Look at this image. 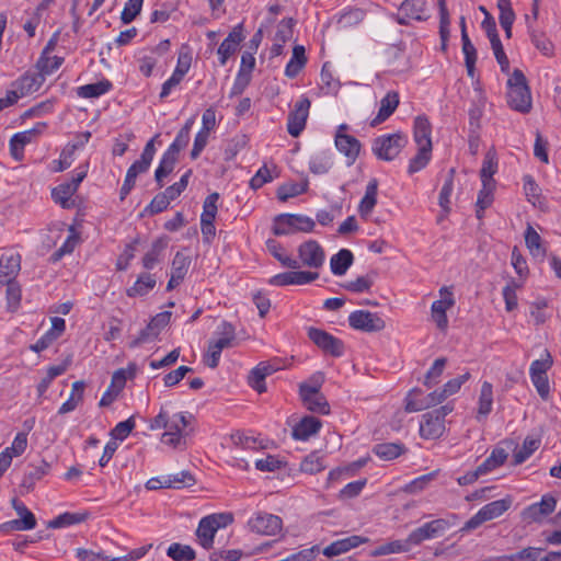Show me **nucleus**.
<instances>
[{
  "mask_svg": "<svg viewBox=\"0 0 561 561\" xmlns=\"http://www.w3.org/2000/svg\"><path fill=\"white\" fill-rule=\"evenodd\" d=\"M374 451L382 460H392L402 455L405 448L397 443H382L376 445Z\"/></svg>",
  "mask_w": 561,
  "mask_h": 561,
  "instance_id": "48",
  "label": "nucleus"
},
{
  "mask_svg": "<svg viewBox=\"0 0 561 561\" xmlns=\"http://www.w3.org/2000/svg\"><path fill=\"white\" fill-rule=\"evenodd\" d=\"M171 316L172 313L170 311H163L156 314L148 325L142 329L138 336L130 343V347L153 342L160 332L169 324Z\"/></svg>",
  "mask_w": 561,
  "mask_h": 561,
  "instance_id": "11",
  "label": "nucleus"
},
{
  "mask_svg": "<svg viewBox=\"0 0 561 561\" xmlns=\"http://www.w3.org/2000/svg\"><path fill=\"white\" fill-rule=\"evenodd\" d=\"M432 125L425 115L414 118L413 138L417 147H432Z\"/></svg>",
  "mask_w": 561,
  "mask_h": 561,
  "instance_id": "29",
  "label": "nucleus"
},
{
  "mask_svg": "<svg viewBox=\"0 0 561 561\" xmlns=\"http://www.w3.org/2000/svg\"><path fill=\"white\" fill-rule=\"evenodd\" d=\"M46 128V123L38 122L31 129L14 134L10 139V153L13 159L21 161L24 157V147L33 142Z\"/></svg>",
  "mask_w": 561,
  "mask_h": 561,
  "instance_id": "9",
  "label": "nucleus"
},
{
  "mask_svg": "<svg viewBox=\"0 0 561 561\" xmlns=\"http://www.w3.org/2000/svg\"><path fill=\"white\" fill-rule=\"evenodd\" d=\"M85 389V382L83 380H77L71 386V392L66 402H64L58 414H67L77 409V407L83 401V394Z\"/></svg>",
  "mask_w": 561,
  "mask_h": 561,
  "instance_id": "32",
  "label": "nucleus"
},
{
  "mask_svg": "<svg viewBox=\"0 0 561 561\" xmlns=\"http://www.w3.org/2000/svg\"><path fill=\"white\" fill-rule=\"evenodd\" d=\"M470 373L466 371L465 374L448 380L440 389H436L421 399L417 398V396L422 394L420 389L411 390L407 397L405 410L408 412H419L444 402L448 397L456 394L461 389V386L470 379Z\"/></svg>",
  "mask_w": 561,
  "mask_h": 561,
  "instance_id": "1",
  "label": "nucleus"
},
{
  "mask_svg": "<svg viewBox=\"0 0 561 561\" xmlns=\"http://www.w3.org/2000/svg\"><path fill=\"white\" fill-rule=\"evenodd\" d=\"M332 167V161L324 152L317 153L309 161V169L314 174H324Z\"/></svg>",
  "mask_w": 561,
  "mask_h": 561,
  "instance_id": "57",
  "label": "nucleus"
},
{
  "mask_svg": "<svg viewBox=\"0 0 561 561\" xmlns=\"http://www.w3.org/2000/svg\"><path fill=\"white\" fill-rule=\"evenodd\" d=\"M311 102L302 96L296 102L295 107L288 114L287 130L290 136L298 137L306 127Z\"/></svg>",
  "mask_w": 561,
  "mask_h": 561,
  "instance_id": "13",
  "label": "nucleus"
},
{
  "mask_svg": "<svg viewBox=\"0 0 561 561\" xmlns=\"http://www.w3.org/2000/svg\"><path fill=\"white\" fill-rule=\"evenodd\" d=\"M190 264L191 260L187 255L182 252L175 253L171 264V277L167 285L168 290L174 289L183 282L188 271Z\"/></svg>",
  "mask_w": 561,
  "mask_h": 561,
  "instance_id": "25",
  "label": "nucleus"
},
{
  "mask_svg": "<svg viewBox=\"0 0 561 561\" xmlns=\"http://www.w3.org/2000/svg\"><path fill=\"white\" fill-rule=\"evenodd\" d=\"M493 407V386L489 381H483L480 389L478 400L477 420L485 419L492 411Z\"/></svg>",
  "mask_w": 561,
  "mask_h": 561,
  "instance_id": "31",
  "label": "nucleus"
},
{
  "mask_svg": "<svg viewBox=\"0 0 561 561\" xmlns=\"http://www.w3.org/2000/svg\"><path fill=\"white\" fill-rule=\"evenodd\" d=\"M412 545L409 541V537L404 540H393L387 543H383L376 549L369 551L370 557H379L387 556L392 553H402L410 551Z\"/></svg>",
  "mask_w": 561,
  "mask_h": 561,
  "instance_id": "38",
  "label": "nucleus"
},
{
  "mask_svg": "<svg viewBox=\"0 0 561 561\" xmlns=\"http://www.w3.org/2000/svg\"><path fill=\"white\" fill-rule=\"evenodd\" d=\"M76 192L75 185L66 182L53 188L51 197L56 203L60 204L62 208H70L73 204L71 197Z\"/></svg>",
  "mask_w": 561,
  "mask_h": 561,
  "instance_id": "42",
  "label": "nucleus"
},
{
  "mask_svg": "<svg viewBox=\"0 0 561 561\" xmlns=\"http://www.w3.org/2000/svg\"><path fill=\"white\" fill-rule=\"evenodd\" d=\"M64 62V58L59 56H53L41 54L36 68L39 72L45 76L51 75L55 70H57Z\"/></svg>",
  "mask_w": 561,
  "mask_h": 561,
  "instance_id": "52",
  "label": "nucleus"
},
{
  "mask_svg": "<svg viewBox=\"0 0 561 561\" xmlns=\"http://www.w3.org/2000/svg\"><path fill=\"white\" fill-rule=\"evenodd\" d=\"M248 525L253 533L265 536H274L283 528V522L278 516L262 512L250 518Z\"/></svg>",
  "mask_w": 561,
  "mask_h": 561,
  "instance_id": "14",
  "label": "nucleus"
},
{
  "mask_svg": "<svg viewBox=\"0 0 561 561\" xmlns=\"http://www.w3.org/2000/svg\"><path fill=\"white\" fill-rule=\"evenodd\" d=\"M527 26L530 31V37L533 44L539 49L545 56H551L553 53V45L549 38L545 36V34L539 33L537 31L531 30V24L529 22V16H526Z\"/></svg>",
  "mask_w": 561,
  "mask_h": 561,
  "instance_id": "51",
  "label": "nucleus"
},
{
  "mask_svg": "<svg viewBox=\"0 0 561 561\" xmlns=\"http://www.w3.org/2000/svg\"><path fill=\"white\" fill-rule=\"evenodd\" d=\"M432 157V147H417V153L410 160L408 172L416 173L424 169Z\"/></svg>",
  "mask_w": 561,
  "mask_h": 561,
  "instance_id": "50",
  "label": "nucleus"
},
{
  "mask_svg": "<svg viewBox=\"0 0 561 561\" xmlns=\"http://www.w3.org/2000/svg\"><path fill=\"white\" fill-rule=\"evenodd\" d=\"M156 278L151 274H141L135 284L127 289V296L136 297L148 294L156 286Z\"/></svg>",
  "mask_w": 561,
  "mask_h": 561,
  "instance_id": "44",
  "label": "nucleus"
},
{
  "mask_svg": "<svg viewBox=\"0 0 561 561\" xmlns=\"http://www.w3.org/2000/svg\"><path fill=\"white\" fill-rule=\"evenodd\" d=\"M168 247V238L167 237H160L156 239L149 251L145 254L142 257V266L146 270H152L156 264L160 261L162 252Z\"/></svg>",
  "mask_w": 561,
  "mask_h": 561,
  "instance_id": "35",
  "label": "nucleus"
},
{
  "mask_svg": "<svg viewBox=\"0 0 561 561\" xmlns=\"http://www.w3.org/2000/svg\"><path fill=\"white\" fill-rule=\"evenodd\" d=\"M21 268L20 255H2L0 257V286L13 282Z\"/></svg>",
  "mask_w": 561,
  "mask_h": 561,
  "instance_id": "28",
  "label": "nucleus"
},
{
  "mask_svg": "<svg viewBox=\"0 0 561 561\" xmlns=\"http://www.w3.org/2000/svg\"><path fill=\"white\" fill-rule=\"evenodd\" d=\"M556 506L557 499L550 494H545L539 503L531 504L524 510L523 518L528 522H539L551 514Z\"/></svg>",
  "mask_w": 561,
  "mask_h": 561,
  "instance_id": "21",
  "label": "nucleus"
},
{
  "mask_svg": "<svg viewBox=\"0 0 561 561\" xmlns=\"http://www.w3.org/2000/svg\"><path fill=\"white\" fill-rule=\"evenodd\" d=\"M347 131L348 126L346 124H342L339 126L335 135V147L346 157L351 154V135H348Z\"/></svg>",
  "mask_w": 561,
  "mask_h": 561,
  "instance_id": "59",
  "label": "nucleus"
},
{
  "mask_svg": "<svg viewBox=\"0 0 561 561\" xmlns=\"http://www.w3.org/2000/svg\"><path fill=\"white\" fill-rule=\"evenodd\" d=\"M49 470L50 465L45 460H41L37 465H28L27 470L25 471L21 481L20 488L25 492H31L34 489L36 482L48 474Z\"/></svg>",
  "mask_w": 561,
  "mask_h": 561,
  "instance_id": "26",
  "label": "nucleus"
},
{
  "mask_svg": "<svg viewBox=\"0 0 561 561\" xmlns=\"http://www.w3.org/2000/svg\"><path fill=\"white\" fill-rule=\"evenodd\" d=\"M525 244L533 256H543L546 254L541 237L529 224L525 230Z\"/></svg>",
  "mask_w": 561,
  "mask_h": 561,
  "instance_id": "43",
  "label": "nucleus"
},
{
  "mask_svg": "<svg viewBox=\"0 0 561 561\" xmlns=\"http://www.w3.org/2000/svg\"><path fill=\"white\" fill-rule=\"evenodd\" d=\"M308 337L327 355L340 357L345 352V344L324 330L310 327L308 328Z\"/></svg>",
  "mask_w": 561,
  "mask_h": 561,
  "instance_id": "8",
  "label": "nucleus"
},
{
  "mask_svg": "<svg viewBox=\"0 0 561 561\" xmlns=\"http://www.w3.org/2000/svg\"><path fill=\"white\" fill-rule=\"evenodd\" d=\"M449 527L450 524L448 520L443 518L434 519L414 529L409 535V541H411L412 546H417L424 540L442 536Z\"/></svg>",
  "mask_w": 561,
  "mask_h": 561,
  "instance_id": "15",
  "label": "nucleus"
},
{
  "mask_svg": "<svg viewBox=\"0 0 561 561\" xmlns=\"http://www.w3.org/2000/svg\"><path fill=\"white\" fill-rule=\"evenodd\" d=\"M320 90L327 95H336L340 89V81L333 77L330 65L327 62L323 65L320 75Z\"/></svg>",
  "mask_w": 561,
  "mask_h": 561,
  "instance_id": "40",
  "label": "nucleus"
},
{
  "mask_svg": "<svg viewBox=\"0 0 561 561\" xmlns=\"http://www.w3.org/2000/svg\"><path fill=\"white\" fill-rule=\"evenodd\" d=\"M144 0H127L121 13V21L124 24L131 23L140 13Z\"/></svg>",
  "mask_w": 561,
  "mask_h": 561,
  "instance_id": "61",
  "label": "nucleus"
},
{
  "mask_svg": "<svg viewBox=\"0 0 561 561\" xmlns=\"http://www.w3.org/2000/svg\"><path fill=\"white\" fill-rule=\"evenodd\" d=\"M385 327V320L376 312L367 310L353 311V329L355 330L374 333L383 330Z\"/></svg>",
  "mask_w": 561,
  "mask_h": 561,
  "instance_id": "17",
  "label": "nucleus"
},
{
  "mask_svg": "<svg viewBox=\"0 0 561 561\" xmlns=\"http://www.w3.org/2000/svg\"><path fill=\"white\" fill-rule=\"evenodd\" d=\"M378 181L371 179L367 186L366 192L358 205V213L363 218H367L377 203Z\"/></svg>",
  "mask_w": 561,
  "mask_h": 561,
  "instance_id": "34",
  "label": "nucleus"
},
{
  "mask_svg": "<svg viewBox=\"0 0 561 561\" xmlns=\"http://www.w3.org/2000/svg\"><path fill=\"white\" fill-rule=\"evenodd\" d=\"M213 348L224 351L237 345L236 328L227 321H222L214 333V337L209 340Z\"/></svg>",
  "mask_w": 561,
  "mask_h": 561,
  "instance_id": "23",
  "label": "nucleus"
},
{
  "mask_svg": "<svg viewBox=\"0 0 561 561\" xmlns=\"http://www.w3.org/2000/svg\"><path fill=\"white\" fill-rule=\"evenodd\" d=\"M45 81V77L42 72L30 73L26 72L13 82L14 92L19 95V99L32 94L39 90Z\"/></svg>",
  "mask_w": 561,
  "mask_h": 561,
  "instance_id": "24",
  "label": "nucleus"
},
{
  "mask_svg": "<svg viewBox=\"0 0 561 561\" xmlns=\"http://www.w3.org/2000/svg\"><path fill=\"white\" fill-rule=\"evenodd\" d=\"M321 425L319 419L305 416L293 427V437L297 440H307L319 432Z\"/></svg>",
  "mask_w": 561,
  "mask_h": 561,
  "instance_id": "30",
  "label": "nucleus"
},
{
  "mask_svg": "<svg viewBox=\"0 0 561 561\" xmlns=\"http://www.w3.org/2000/svg\"><path fill=\"white\" fill-rule=\"evenodd\" d=\"M447 359L445 357H439L434 360L432 367L427 370L424 378V386L426 388H432L439 381L440 376L444 373Z\"/></svg>",
  "mask_w": 561,
  "mask_h": 561,
  "instance_id": "53",
  "label": "nucleus"
},
{
  "mask_svg": "<svg viewBox=\"0 0 561 561\" xmlns=\"http://www.w3.org/2000/svg\"><path fill=\"white\" fill-rule=\"evenodd\" d=\"M539 447V440L533 438H526L523 446L514 453V465H520L526 461L535 450Z\"/></svg>",
  "mask_w": 561,
  "mask_h": 561,
  "instance_id": "56",
  "label": "nucleus"
},
{
  "mask_svg": "<svg viewBox=\"0 0 561 561\" xmlns=\"http://www.w3.org/2000/svg\"><path fill=\"white\" fill-rule=\"evenodd\" d=\"M399 94L389 91L381 100L377 115L371 119L370 126L375 127L388 119L399 105Z\"/></svg>",
  "mask_w": 561,
  "mask_h": 561,
  "instance_id": "27",
  "label": "nucleus"
},
{
  "mask_svg": "<svg viewBox=\"0 0 561 561\" xmlns=\"http://www.w3.org/2000/svg\"><path fill=\"white\" fill-rule=\"evenodd\" d=\"M300 263L310 268H319L323 265L325 253L316 240H308L298 248Z\"/></svg>",
  "mask_w": 561,
  "mask_h": 561,
  "instance_id": "16",
  "label": "nucleus"
},
{
  "mask_svg": "<svg viewBox=\"0 0 561 561\" xmlns=\"http://www.w3.org/2000/svg\"><path fill=\"white\" fill-rule=\"evenodd\" d=\"M232 522L233 517L229 513L211 514L203 517L196 529L198 543L206 550L211 549L218 529L227 527Z\"/></svg>",
  "mask_w": 561,
  "mask_h": 561,
  "instance_id": "3",
  "label": "nucleus"
},
{
  "mask_svg": "<svg viewBox=\"0 0 561 561\" xmlns=\"http://www.w3.org/2000/svg\"><path fill=\"white\" fill-rule=\"evenodd\" d=\"M425 0H404L397 14V22L401 25H408L411 20L423 21L425 11Z\"/></svg>",
  "mask_w": 561,
  "mask_h": 561,
  "instance_id": "19",
  "label": "nucleus"
},
{
  "mask_svg": "<svg viewBox=\"0 0 561 561\" xmlns=\"http://www.w3.org/2000/svg\"><path fill=\"white\" fill-rule=\"evenodd\" d=\"M136 423L134 416H130L126 421L119 422L115 425V427L111 431V440H124L135 428Z\"/></svg>",
  "mask_w": 561,
  "mask_h": 561,
  "instance_id": "63",
  "label": "nucleus"
},
{
  "mask_svg": "<svg viewBox=\"0 0 561 561\" xmlns=\"http://www.w3.org/2000/svg\"><path fill=\"white\" fill-rule=\"evenodd\" d=\"M167 554L174 561H193L196 558V553L191 546L179 542L170 545Z\"/></svg>",
  "mask_w": 561,
  "mask_h": 561,
  "instance_id": "47",
  "label": "nucleus"
},
{
  "mask_svg": "<svg viewBox=\"0 0 561 561\" xmlns=\"http://www.w3.org/2000/svg\"><path fill=\"white\" fill-rule=\"evenodd\" d=\"M307 188L306 184L286 183L278 187L277 197L282 202L302 194Z\"/></svg>",
  "mask_w": 561,
  "mask_h": 561,
  "instance_id": "64",
  "label": "nucleus"
},
{
  "mask_svg": "<svg viewBox=\"0 0 561 561\" xmlns=\"http://www.w3.org/2000/svg\"><path fill=\"white\" fill-rule=\"evenodd\" d=\"M454 410L453 403H447L438 409L422 415L420 435L425 439L439 438L445 432V416Z\"/></svg>",
  "mask_w": 561,
  "mask_h": 561,
  "instance_id": "4",
  "label": "nucleus"
},
{
  "mask_svg": "<svg viewBox=\"0 0 561 561\" xmlns=\"http://www.w3.org/2000/svg\"><path fill=\"white\" fill-rule=\"evenodd\" d=\"M178 156L165 151L160 160V163L154 172V180L159 187H163V179L167 178L175 168Z\"/></svg>",
  "mask_w": 561,
  "mask_h": 561,
  "instance_id": "37",
  "label": "nucleus"
},
{
  "mask_svg": "<svg viewBox=\"0 0 561 561\" xmlns=\"http://www.w3.org/2000/svg\"><path fill=\"white\" fill-rule=\"evenodd\" d=\"M299 394L305 408L313 413L329 414L330 405L325 397L320 392L319 386L301 383Z\"/></svg>",
  "mask_w": 561,
  "mask_h": 561,
  "instance_id": "10",
  "label": "nucleus"
},
{
  "mask_svg": "<svg viewBox=\"0 0 561 561\" xmlns=\"http://www.w3.org/2000/svg\"><path fill=\"white\" fill-rule=\"evenodd\" d=\"M497 171V157L494 150H489L483 159L482 168L480 170V178L482 183L495 184L493 175Z\"/></svg>",
  "mask_w": 561,
  "mask_h": 561,
  "instance_id": "39",
  "label": "nucleus"
},
{
  "mask_svg": "<svg viewBox=\"0 0 561 561\" xmlns=\"http://www.w3.org/2000/svg\"><path fill=\"white\" fill-rule=\"evenodd\" d=\"M512 506V499L510 496L501 500L493 501L481 507L469 520L465 523L460 531L468 533L477 529L485 522L495 519L502 516Z\"/></svg>",
  "mask_w": 561,
  "mask_h": 561,
  "instance_id": "5",
  "label": "nucleus"
},
{
  "mask_svg": "<svg viewBox=\"0 0 561 561\" xmlns=\"http://www.w3.org/2000/svg\"><path fill=\"white\" fill-rule=\"evenodd\" d=\"M319 274L309 271H290L274 275L270 283L274 286L304 285L316 280Z\"/></svg>",
  "mask_w": 561,
  "mask_h": 561,
  "instance_id": "20",
  "label": "nucleus"
},
{
  "mask_svg": "<svg viewBox=\"0 0 561 561\" xmlns=\"http://www.w3.org/2000/svg\"><path fill=\"white\" fill-rule=\"evenodd\" d=\"M314 226L316 222L308 216L282 214L274 220L273 232L276 236L291 234L296 231L310 232Z\"/></svg>",
  "mask_w": 561,
  "mask_h": 561,
  "instance_id": "7",
  "label": "nucleus"
},
{
  "mask_svg": "<svg viewBox=\"0 0 561 561\" xmlns=\"http://www.w3.org/2000/svg\"><path fill=\"white\" fill-rule=\"evenodd\" d=\"M351 265V251L342 249L330 260V267L334 275H344Z\"/></svg>",
  "mask_w": 561,
  "mask_h": 561,
  "instance_id": "49",
  "label": "nucleus"
},
{
  "mask_svg": "<svg viewBox=\"0 0 561 561\" xmlns=\"http://www.w3.org/2000/svg\"><path fill=\"white\" fill-rule=\"evenodd\" d=\"M159 137V135H156L153 138H151L145 146L140 159L136 160L127 170L126 175L134 179L136 181L137 176L139 174H142L149 170V167L153 160V157L156 154V147L154 141Z\"/></svg>",
  "mask_w": 561,
  "mask_h": 561,
  "instance_id": "22",
  "label": "nucleus"
},
{
  "mask_svg": "<svg viewBox=\"0 0 561 561\" xmlns=\"http://www.w3.org/2000/svg\"><path fill=\"white\" fill-rule=\"evenodd\" d=\"M84 515L78 513H64L48 523L50 528H61L75 524H79L84 520Z\"/></svg>",
  "mask_w": 561,
  "mask_h": 561,
  "instance_id": "62",
  "label": "nucleus"
},
{
  "mask_svg": "<svg viewBox=\"0 0 561 561\" xmlns=\"http://www.w3.org/2000/svg\"><path fill=\"white\" fill-rule=\"evenodd\" d=\"M163 483L168 489H182L195 483V479L188 471L163 476Z\"/></svg>",
  "mask_w": 561,
  "mask_h": 561,
  "instance_id": "46",
  "label": "nucleus"
},
{
  "mask_svg": "<svg viewBox=\"0 0 561 561\" xmlns=\"http://www.w3.org/2000/svg\"><path fill=\"white\" fill-rule=\"evenodd\" d=\"M325 468L323 458L317 453H311L304 458L300 462V471L309 474H314L322 471Z\"/></svg>",
  "mask_w": 561,
  "mask_h": 561,
  "instance_id": "55",
  "label": "nucleus"
},
{
  "mask_svg": "<svg viewBox=\"0 0 561 561\" xmlns=\"http://www.w3.org/2000/svg\"><path fill=\"white\" fill-rule=\"evenodd\" d=\"M494 187L495 184L482 183V188L480 190L477 199V216L479 218L482 217L484 209H486L492 204Z\"/></svg>",
  "mask_w": 561,
  "mask_h": 561,
  "instance_id": "54",
  "label": "nucleus"
},
{
  "mask_svg": "<svg viewBox=\"0 0 561 561\" xmlns=\"http://www.w3.org/2000/svg\"><path fill=\"white\" fill-rule=\"evenodd\" d=\"M307 64L306 50L301 45H296L293 48V55L285 67V76L294 79L304 69Z\"/></svg>",
  "mask_w": 561,
  "mask_h": 561,
  "instance_id": "33",
  "label": "nucleus"
},
{
  "mask_svg": "<svg viewBox=\"0 0 561 561\" xmlns=\"http://www.w3.org/2000/svg\"><path fill=\"white\" fill-rule=\"evenodd\" d=\"M506 459L507 453L505 451V449L494 448L491 455L481 465L478 466L479 472L485 474L502 466Z\"/></svg>",
  "mask_w": 561,
  "mask_h": 561,
  "instance_id": "45",
  "label": "nucleus"
},
{
  "mask_svg": "<svg viewBox=\"0 0 561 561\" xmlns=\"http://www.w3.org/2000/svg\"><path fill=\"white\" fill-rule=\"evenodd\" d=\"M553 359L549 351H545L541 358L536 359L531 363L529 368V375H547V371L552 367Z\"/></svg>",
  "mask_w": 561,
  "mask_h": 561,
  "instance_id": "60",
  "label": "nucleus"
},
{
  "mask_svg": "<svg viewBox=\"0 0 561 561\" xmlns=\"http://www.w3.org/2000/svg\"><path fill=\"white\" fill-rule=\"evenodd\" d=\"M112 82L107 79H102L94 83L84 84L78 88L77 94L83 99H95L105 93H107L112 89Z\"/></svg>",
  "mask_w": 561,
  "mask_h": 561,
  "instance_id": "36",
  "label": "nucleus"
},
{
  "mask_svg": "<svg viewBox=\"0 0 561 561\" xmlns=\"http://www.w3.org/2000/svg\"><path fill=\"white\" fill-rule=\"evenodd\" d=\"M439 296L440 299L435 300L432 304L431 312L437 328L444 331L448 327V318L446 316V311L454 307L455 299L451 288L446 286L439 289Z\"/></svg>",
  "mask_w": 561,
  "mask_h": 561,
  "instance_id": "12",
  "label": "nucleus"
},
{
  "mask_svg": "<svg viewBox=\"0 0 561 561\" xmlns=\"http://www.w3.org/2000/svg\"><path fill=\"white\" fill-rule=\"evenodd\" d=\"M266 248L267 250L270 251V253L277 260L280 262V264L285 267H288V268H293V270H296L300 266L299 262L295 259H293L291 256L287 255L285 252H284V249L282 248V245L273 240V239H270L266 241Z\"/></svg>",
  "mask_w": 561,
  "mask_h": 561,
  "instance_id": "41",
  "label": "nucleus"
},
{
  "mask_svg": "<svg viewBox=\"0 0 561 561\" xmlns=\"http://www.w3.org/2000/svg\"><path fill=\"white\" fill-rule=\"evenodd\" d=\"M244 39L242 24L236 25L217 49L219 64L225 66Z\"/></svg>",
  "mask_w": 561,
  "mask_h": 561,
  "instance_id": "18",
  "label": "nucleus"
},
{
  "mask_svg": "<svg viewBox=\"0 0 561 561\" xmlns=\"http://www.w3.org/2000/svg\"><path fill=\"white\" fill-rule=\"evenodd\" d=\"M541 551H542L541 548L527 547L516 553L501 556L496 560L497 561H534V559L536 558V554H540Z\"/></svg>",
  "mask_w": 561,
  "mask_h": 561,
  "instance_id": "58",
  "label": "nucleus"
},
{
  "mask_svg": "<svg viewBox=\"0 0 561 561\" xmlns=\"http://www.w3.org/2000/svg\"><path fill=\"white\" fill-rule=\"evenodd\" d=\"M408 138L402 133L388 134L377 137L373 144V152L378 159L393 160L407 146Z\"/></svg>",
  "mask_w": 561,
  "mask_h": 561,
  "instance_id": "6",
  "label": "nucleus"
},
{
  "mask_svg": "<svg viewBox=\"0 0 561 561\" xmlns=\"http://www.w3.org/2000/svg\"><path fill=\"white\" fill-rule=\"evenodd\" d=\"M507 103L511 108L528 113L531 108V94L522 70L515 69L507 81Z\"/></svg>",
  "mask_w": 561,
  "mask_h": 561,
  "instance_id": "2",
  "label": "nucleus"
}]
</instances>
